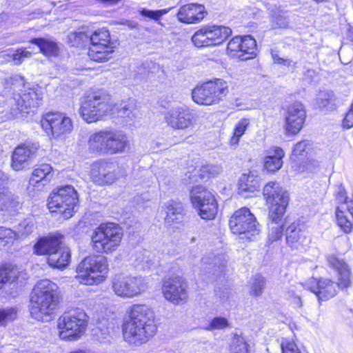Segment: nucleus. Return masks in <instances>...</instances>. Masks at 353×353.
<instances>
[{
	"mask_svg": "<svg viewBox=\"0 0 353 353\" xmlns=\"http://www.w3.org/2000/svg\"><path fill=\"white\" fill-rule=\"evenodd\" d=\"M282 353H301L294 342L285 339L281 343Z\"/></svg>",
	"mask_w": 353,
	"mask_h": 353,
	"instance_id": "54",
	"label": "nucleus"
},
{
	"mask_svg": "<svg viewBox=\"0 0 353 353\" xmlns=\"http://www.w3.org/2000/svg\"><path fill=\"white\" fill-rule=\"evenodd\" d=\"M52 168L49 164H41L39 167L36 168L33 172L32 176L29 180V185L28 187V190L33 191L34 188H37L39 190H41L44 183L43 181L48 180L49 176H51Z\"/></svg>",
	"mask_w": 353,
	"mask_h": 353,
	"instance_id": "29",
	"label": "nucleus"
},
{
	"mask_svg": "<svg viewBox=\"0 0 353 353\" xmlns=\"http://www.w3.org/2000/svg\"><path fill=\"white\" fill-rule=\"evenodd\" d=\"M263 195L268 205V219L281 221L289 203V194L280 184L268 182L263 188Z\"/></svg>",
	"mask_w": 353,
	"mask_h": 353,
	"instance_id": "9",
	"label": "nucleus"
},
{
	"mask_svg": "<svg viewBox=\"0 0 353 353\" xmlns=\"http://www.w3.org/2000/svg\"><path fill=\"white\" fill-rule=\"evenodd\" d=\"M343 126L346 129L353 128V105L351 106L350 111L346 114L343 121Z\"/></svg>",
	"mask_w": 353,
	"mask_h": 353,
	"instance_id": "56",
	"label": "nucleus"
},
{
	"mask_svg": "<svg viewBox=\"0 0 353 353\" xmlns=\"http://www.w3.org/2000/svg\"><path fill=\"white\" fill-rule=\"evenodd\" d=\"M237 58L241 61H246L256 56V42L250 35L241 37V42Z\"/></svg>",
	"mask_w": 353,
	"mask_h": 353,
	"instance_id": "35",
	"label": "nucleus"
},
{
	"mask_svg": "<svg viewBox=\"0 0 353 353\" xmlns=\"http://www.w3.org/2000/svg\"><path fill=\"white\" fill-rule=\"evenodd\" d=\"M230 327V323L225 317L217 316L211 320L209 326L207 327L208 330H223Z\"/></svg>",
	"mask_w": 353,
	"mask_h": 353,
	"instance_id": "50",
	"label": "nucleus"
},
{
	"mask_svg": "<svg viewBox=\"0 0 353 353\" xmlns=\"http://www.w3.org/2000/svg\"><path fill=\"white\" fill-rule=\"evenodd\" d=\"M165 13H167L165 10L153 11L147 9H143L141 10V14L142 16L154 20H158L163 14Z\"/></svg>",
	"mask_w": 353,
	"mask_h": 353,
	"instance_id": "55",
	"label": "nucleus"
},
{
	"mask_svg": "<svg viewBox=\"0 0 353 353\" xmlns=\"http://www.w3.org/2000/svg\"><path fill=\"white\" fill-rule=\"evenodd\" d=\"M248 344L242 334H233L230 342V353H248Z\"/></svg>",
	"mask_w": 353,
	"mask_h": 353,
	"instance_id": "41",
	"label": "nucleus"
},
{
	"mask_svg": "<svg viewBox=\"0 0 353 353\" xmlns=\"http://www.w3.org/2000/svg\"><path fill=\"white\" fill-rule=\"evenodd\" d=\"M125 320L143 324L146 327L157 328L154 312L150 307L145 304L132 305L128 312V317Z\"/></svg>",
	"mask_w": 353,
	"mask_h": 353,
	"instance_id": "24",
	"label": "nucleus"
},
{
	"mask_svg": "<svg viewBox=\"0 0 353 353\" xmlns=\"http://www.w3.org/2000/svg\"><path fill=\"white\" fill-rule=\"evenodd\" d=\"M135 109V101L132 98H130L128 100L114 105L111 103V111L109 114L112 115L114 118L119 119V122L121 124L125 125L131 122L134 119Z\"/></svg>",
	"mask_w": 353,
	"mask_h": 353,
	"instance_id": "26",
	"label": "nucleus"
},
{
	"mask_svg": "<svg viewBox=\"0 0 353 353\" xmlns=\"http://www.w3.org/2000/svg\"><path fill=\"white\" fill-rule=\"evenodd\" d=\"M316 104L320 108H327L334 103L332 92L321 91L319 93L316 99Z\"/></svg>",
	"mask_w": 353,
	"mask_h": 353,
	"instance_id": "47",
	"label": "nucleus"
},
{
	"mask_svg": "<svg viewBox=\"0 0 353 353\" xmlns=\"http://www.w3.org/2000/svg\"><path fill=\"white\" fill-rule=\"evenodd\" d=\"M129 26H130V27L131 28H136V27H137V24H136V23H133V24H132V23H130Z\"/></svg>",
	"mask_w": 353,
	"mask_h": 353,
	"instance_id": "63",
	"label": "nucleus"
},
{
	"mask_svg": "<svg viewBox=\"0 0 353 353\" xmlns=\"http://www.w3.org/2000/svg\"><path fill=\"white\" fill-rule=\"evenodd\" d=\"M188 284L181 276H172L165 279L162 284L164 298L174 305L185 303L188 299Z\"/></svg>",
	"mask_w": 353,
	"mask_h": 353,
	"instance_id": "17",
	"label": "nucleus"
},
{
	"mask_svg": "<svg viewBox=\"0 0 353 353\" xmlns=\"http://www.w3.org/2000/svg\"><path fill=\"white\" fill-rule=\"evenodd\" d=\"M281 221H268V243L272 244L281 240L283 236V224Z\"/></svg>",
	"mask_w": 353,
	"mask_h": 353,
	"instance_id": "40",
	"label": "nucleus"
},
{
	"mask_svg": "<svg viewBox=\"0 0 353 353\" xmlns=\"http://www.w3.org/2000/svg\"><path fill=\"white\" fill-rule=\"evenodd\" d=\"M41 124L50 138L54 139H63L73 129L71 119L58 112L46 113L42 117Z\"/></svg>",
	"mask_w": 353,
	"mask_h": 353,
	"instance_id": "14",
	"label": "nucleus"
},
{
	"mask_svg": "<svg viewBox=\"0 0 353 353\" xmlns=\"http://www.w3.org/2000/svg\"><path fill=\"white\" fill-rule=\"evenodd\" d=\"M17 239L15 232L10 228L0 227V246H5Z\"/></svg>",
	"mask_w": 353,
	"mask_h": 353,
	"instance_id": "49",
	"label": "nucleus"
},
{
	"mask_svg": "<svg viewBox=\"0 0 353 353\" xmlns=\"http://www.w3.org/2000/svg\"><path fill=\"white\" fill-rule=\"evenodd\" d=\"M278 64H282L286 67H288L290 70H294L295 68L296 63H294L292 60L289 59H282V61H280Z\"/></svg>",
	"mask_w": 353,
	"mask_h": 353,
	"instance_id": "59",
	"label": "nucleus"
},
{
	"mask_svg": "<svg viewBox=\"0 0 353 353\" xmlns=\"http://www.w3.org/2000/svg\"><path fill=\"white\" fill-rule=\"evenodd\" d=\"M58 286L48 279L38 281L30 295V314L37 321H48L58 304Z\"/></svg>",
	"mask_w": 353,
	"mask_h": 353,
	"instance_id": "1",
	"label": "nucleus"
},
{
	"mask_svg": "<svg viewBox=\"0 0 353 353\" xmlns=\"http://www.w3.org/2000/svg\"><path fill=\"white\" fill-rule=\"evenodd\" d=\"M26 273L19 271L17 267L12 264H5L0 266V289L6 283H13L21 277L25 279Z\"/></svg>",
	"mask_w": 353,
	"mask_h": 353,
	"instance_id": "32",
	"label": "nucleus"
},
{
	"mask_svg": "<svg viewBox=\"0 0 353 353\" xmlns=\"http://www.w3.org/2000/svg\"><path fill=\"white\" fill-rule=\"evenodd\" d=\"M89 41L91 45L114 44L111 41L109 31L103 28L97 30L91 35H88Z\"/></svg>",
	"mask_w": 353,
	"mask_h": 353,
	"instance_id": "42",
	"label": "nucleus"
},
{
	"mask_svg": "<svg viewBox=\"0 0 353 353\" xmlns=\"http://www.w3.org/2000/svg\"><path fill=\"white\" fill-rule=\"evenodd\" d=\"M166 123L175 130H185L193 126L194 116L188 108L174 107L167 112L165 116Z\"/></svg>",
	"mask_w": 353,
	"mask_h": 353,
	"instance_id": "21",
	"label": "nucleus"
},
{
	"mask_svg": "<svg viewBox=\"0 0 353 353\" xmlns=\"http://www.w3.org/2000/svg\"><path fill=\"white\" fill-rule=\"evenodd\" d=\"M165 211V222L168 225L180 221L183 216L184 208L182 203L170 200L164 204Z\"/></svg>",
	"mask_w": 353,
	"mask_h": 353,
	"instance_id": "34",
	"label": "nucleus"
},
{
	"mask_svg": "<svg viewBox=\"0 0 353 353\" xmlns=\"http://www.w3.org/2000/svg\"><path fill=\"white\" fill-rule=\"evenodd\" d=\"M77 192L72 185L60 187L53 190L48 199V208L52 212H59L65 219L72 216L78 203Z\"/></svg>",
	"mask_w": 353,
	"mask_h": 353,
	"instance_id": "8",
	"label": "nucleus"
},
{
	"mask_svg": "<svg viewBox=\"0 0 353 353\" xmlns=\"http://www.w3.org/2000/svg\"><path fill=\"white\" fill-rule=\"evenodd\" d=\"M250 124V121L248 119H243L238 121L234 129L233 136L231 138L230 143L233 146L238 145L240 138L245 133L247 128Z\"/></svg>",
	"mask_w": 353,
	"mask_h": 353,
	"instance_id": "44",
	"label": "nucleus"
},
{
	"mask_svg": "<svg viewBox=\"0 0 353 353\" xmlns=\"http://www.w3.org/2000/svg\"><path fill=\"white\" fill-rule=\"evenodd\" d=\"M8 82L14 88H19L23 86L24 90L20 94L18 100V105L21 108V111L28 108H36L42 100V92L39 88H29L25 84L24 79L20 75H14L10 77Z\"/></svg>",
	"mask_w": 353,
	"mask_h": 353,
	"instance_id": "19",
	"label": "nucleus"
},
{
	"mask_svg": "<svg viewBox=\"0 0 353 353\" xmlns=\"http://www.w3.org/2000/svg\"><path fill=\"white\" fill-rule=\"evenodd\" d=\"M157 328L125 320L122 325L123 335L129 344L139 346L148 342L157 332Z\"/></svg>",
	"mask_w": 353,
	"mask_h": 353,
	"instance_id": "18",
	"label": "nucleus"
},
{
	"mask_svg": "<svg viewBox=\"0 0 353 353\" xmlns=\"http://www.w3.org/2000/svg\"><path fill=\"white\" fill-rule=\"evenodd\" d=\"M274 20L279 28H286L289 23L288 19L280 14L274 17Z\"/></svg>",
	"mask_w": 353,
	"mask_h": 353,
	"instance_id": "57",
	"label": "nucleus"
},
{
	"mask_svg": "<svg viewBox=\"0 0 353 353\" xmlns=\"http://www.w3.org/2000/svg\"><path fill=\"white\" fill-rule=\"evenodd\" d=\"M70 353H86V352L84 351H82V350H78V351L72 352Z\"/></svg>",
	"mask_w": 353,
	"mask_h": 353,
	"instance_id": "64",
	"label": "nucleus"
},
{
	"mask_svg": "<svg viewBox=\"0 0 353 353\" xmlns=\"http://www.w3.org/2000/svg\"><path fill=\"white\" fill-rule=\"evenodd\" d=\"M39 148L38 143L28 142L17 146L12 156V168L15 170H21L35 157Z\"/></svg>",
	"mask_w": 353,
	"mask_h": 353,
	"instance_id": "22",
	"label": "nucleus"
},
{
	"mask_svg": "<svg viewBox=\"0 0 353 353\" xmlns=\"http://www.w3.org/2000/svg\"><path fill=\"white\" fill-rule=\"evenodd\" d=\"M221 172V168L214 165H205L201 166L198 170H195L194 174H190L188 179L191 181L197 182L199 179L206 180L212 176H214Z\"/></svg>",
	"mask_w": 353,
	"mask_h": 353,
	"instance_id": "38",
	"label": "nucleus"
},
{
	"mask_svg": "<svg viewBox=\"0 0 353 353\" xmlns=\"http://www.w3.org/2000/svg\"><path fill=\"white\" fill-rule=\"evenodd\" d=\"M284 151L279 147L273 146L265 150L264 167L269 172H275L283 165Z\"/></svg>",
	"mask_w": 353,
	"mask_h": 353,
	"instance_id": "27",
	"label": "nucleus"
},
{
	"mask_svg": "<svg viewBox=\"0 0 353 353\" xmlns=\"http://www.w3.org/2000/svg\"><path fill=\"white\" fill-rule=\"evenodd\" d=\"M8 181V177L3 171L0 170V195L3 190H8L6 188Z\"/></svg>",
	"mask_w": 353,
	"mask_h": 353,
	"instance_id": "58",
	"label": "nucleus"
},
{
	"mask_svg": "<svg viewBox=\"0 0 353 353\" xmlns=\"http://www.w3.org/2000/svg\"><path fill=\"white\" fill-rule=\"evenodd\" d=\"M231 33V29L226 26H205L194 34L192 41L197 48L217 46L225 41Z\"/></svg>",
	"mask_w": 353,
	"mask_h": 353,
	"instance_id": "15",
	"label": "nucleus"
},
{
	"mask_svg": "<svg viewBox=\"0 0 353 353\" xmlns=\"http://www.w3.org/2000/svg\"><path fill=\"white\" fill-rule=\"evenodd\" d=\"M122 238L123 231L118 225L101 224L91 235L93 250L99 253H112L119 246Z\"/></svg>",
	"mask_w": 353,
	"mask_h": 353,
	"instance_id": "5",
	"label": "nucleus"
},
{
	"mask_svg": "<svg viewBox=\"0 0 353 353\" xmlns=\"http://www.w3.org/2000/svg\"><path fill=\"white\" fill-rule=\"evenodd\" d=\"M307 75H309L312 77L314 74V72L313 70H307Z\"/></svg>",
	"mask_w": 353,
	"mask_h": 353,
	"instance_id": "62",
	"label": "nucleus"
},
{
	"mask_svg": "<svg viewBox=\"0 0 353 353\" xmlns=\"http://www.w3.org/2000/svg\"><path fill=\"white\" fill-rule=\"evenodd\" d=\"M32 52L24 48H18L9 54L15 65L21 64L26 59L30 58Z\"/></svg>",
	"mask_w": 353,
	"mask_h": 353,
	"instance_id": "48",
	"label": "nucleus"
},
{
	"mask_svg": "<svg viewBox=\"0 0 353 353\" xmlns=\"http://www.w3.org/2000/svg\"><path fill=\"white\" fill-rule=\"evenodd\" d=\"M327 262L336 270L339 274V283L328 279H313L307 284L308 289L315 294L319 302L325 301L337 294L338 288H346L351 283V274L348 265L343 260L335 256H327Z\"/></svg>",
	"mask_w": 353,
	"mask_h": 353,
	"instance_id": "2",
	"label": "nucleus"
},
{
	"mask_svg": "<svg viewBox=\"0 0 353 353\" xmlns=\"http://www.w3.org/2000/svg\"><path fill=\"white\" fill-rule=\"evenodd\" d=\"M70 250L67 247L59 245L57 250H53L48 256V263L50 266L62 269L65 268L70 261Z\"/></svg>",
	"mask_w": 353,
	"mask_h": 353,
	"instance_id": "31",
	"label": "nucleus"
},
{
	"mask_svg": "<svg viewBox=\"0 0 353 353\" xmlns=\"http://www.w3.org/2000/svg\"><path fill=\"white\" fill-rule=\"evenodd\" d=\"M294 304L296 305V306L301 307L302 306V301L301 300L300 297H295L294 298Z\"/></svg>",
	"mask_w": 353,
	"mask_h": 353,
	"instance_id": "61",
	"label": "nucleus"
},
{
	"mask_svg": "<svg viewBox=\"0 0 353 353\" xmlns=\"http://www.w3.org/2000/svg\"><path fill=\"white\" fill-rule=\"evenodd\" d=\"M17 317V311L14 308L0 309V325L14 321Z\"/></svg>",
	"mask_w": 353,
	"mask_h": 353,
	"instance_id": "51",
	"label": "nucleus"
},
{
	"mask_svg": "<svg viewBox=\"0 0 353 353\" xmlns=\"http://www.w3.org/2000/svg\"><path fill=\"white\" fill-rule=\"evenodd\" d=\"M107 272L108 262L104 256H89L77 266L76 278L81 284L94 285L104 280Z\"/></svg>",
	"mask_w": 353,
	"mask_h": 353,
	"instance_id": "6",
	"label": "nucleus"
},
{
	"mask_svg": "<svg viewBox=\"0 0 353 353\" xmlns=\"http://www.w3.org/2000/svg\"><path fill=\"white\" fill-rule=\"evenodd\" d=\"M190 201L201 219H214L218 212V203L214 194L202 185L192 187Z\"/></svg>",
	"mask_w": 353,
	"mask_h": 353,
	"instance_id": "13",
	"label": "nucleus"
},
{
	"mask_svg": "<svg viewBox=\"0 0 353 353\" xmlns=\"http://www.w3.org/2000/svg\"><path fill=\"white\" fill-rule=\"evenodd\" d=\"M305 238V232L299 222L295 221L287 226L285 239L287 244L293 248H298Z\"/></svg>",
	"mask_w": 353,
	"mask_h": 353,
	"instance_id": "30",
	"label": "nucleus"
},
{
	"mask_svg": "<svg viewBox=\"0 0 353 353\" xmlns=\"http://www.w3.org/2000/svg\"><path fill=\"white\" fill-rule=\"evenodd\" d=\"M271 54L275 63L278 64L280 61H282L283 57H281L276 52L272 51Z\"/></svg>",
	"mask_w": 353,
	"mask_h": 353,
	"instance_id": "60",
	"label": "nucleus"
},
{
	"mask_svg": "<svg viewBox=\"0 0 353 353\" xmlns=\"http://www.w3.org/2000/svg\"><path fill=\"white\" fill-rule=\"evenodd\" d=\"M61 245V235H49L40 238L34 245V252L39 255H49L53 250H57Z\"/></svg>",
	"mask_w": 353,
	"mask_h": 353,
	"instance_id": "28",
	"label": "nucleus"
},
{
	"mask_svg": "<svg viewBox=\"0 0 353 353\" xmlns=\"http://www.w3.org/2000/svg\"><path fill=\"white\" fill-rule=\"evenodd\" d=\"M206 14L205 8L202 4L188 3L179 8L176 17L181 23L194 24L201 21Z\"/></svg>",
	"mask_w": 353,
	"mask_h": 353,
	"instance_id": "25",
	"label": "nucleus"
},
{
	"mask_svg": "<svg viewBox=\"0 0 353 353\" xmlns=\"http://www.w3.org/2000/svg\"><path fill=\"white\" fill-rule=\"evenodd\" d=\"M30 43L37 46L40 51L46 56L57 57L59 52V48L56 41L51 39L34 38Z\"/></svg>",
	"mask_w": 353,
	"mask_h": 353,
	"instance_id": "37",
	"label": "nucleus"
},
{
	"mask_svg": "<svg viewBox=\"0 0 353 353\" xmlns=\"http://www.w3.org/2000/svg\"><path fill=\"white\" fill-rule=\"evenodd\" d=\"M114 48V44L91 45L88 54L94 61L105 62L112 58Z\"/></svg>",
	"mask_w": 353,
	"mask_h": 353,
	"instance_id": "33",
	"label": "nucleus"
},
{
	"mask_svg": "<svg viewBox=\"0 0 353 353\" xmlns=\"http://www.w3.org/2000/svg\"><path fill=\"white\" fill-rule=\"evenodd\" d=\"M239 190L241 193H253L256 188V181L254 179V175L243 174L239 179Z\"/></svg>",
	"mask_w": 353,
	"mask_h": 353,
	"instance_id": "45",
	"label": "nucleus"
},
{
	"mask_svg": "<svg viewBox=\"0 0 353 353\" xmlns=\"http://www.w3.org/2000/svg\"><path fill=\"white\" fill-rule=\"evenodd\" d=\"M114 293L123 299H132L141 295L147 289L145 278L141 276L116 275L112 281Z\"/></svg>",
	"mask_w": 353,
	"mask_h": 353,
	"instance_id": "12",
	"label": "nucleus"
},
{
	"mask_svg": "<svg viewBox=\"0 0 353 353\" xmlns=\"http://www.w3.org/2000/svg\"><path fill=\"white\" fill-rule=\"evenodd\" d=\"M68 42L71 46H81L88 42V34L83 32H72L68 35Z\"/></svg>",
	"mask_w": 353,
	"mask_h": 353,
	"instance_id": "46",
	"label": "nucleus"
},
{
	"mask_svg": "<svg viewBox=\"0 0 353 353\" xmlns=\"http://www.w3.org/2000/svg\"><path fill=\"white\" fill-rule=\"evenodd\" d=\"M241 42V37H235L232 39L227 46L228 53L234 57H237L239 52V48Z\"/></svg>",
	"mask_w": 353,
	"mask_h": 353,
	"instance_id": "52",
	"label": "nucleus"
},
{
	"mask_svg": "<svg viewBox=\"0 0 353 353\" xmlns=\"http://www.w3.org/2000/svg\"><path fill=\"white\" fill-rule=\"evenodd\" d=\"M336 199L342 203L336 210L338 225L345 232H350L352 228V223L347 215L350 214L353 219V200H348L347 197L345 196V190L342 188H339Z\"/></svg>",
	"mask_w": 353,
	"mask_h": 353,
	"instance_id": "20",
	"label": "nucleus"
},
{
	"mask_svg": "<svg viewBox=\"0 0 353 353\" xmlns=\"http://www.w3.org/2000/svg\"><path fill=\"white\" fill-rule=\"evenodd\" d=\"M306 117L303 105L295 102L288 107L285 114V130L288 133L296 134L303 128Z\"/></svg>",
	"mask_w": 353,
	"mask_h": 353,
	"instance_id": "23",
	"label": "nucleus"
},
{
	"mask_svg": "<svg viewBox=\"0 0 353 353\" xmlns=\"http://www.w3.org/2000/svg\"><path fill=\"white\" fill-rule=\"evenodd\" d=\"M229 225L232 233L243 234L248 241H252L261 231L256 218L247 208L236 210L230 217Z\"/></svg>",
	"mask_w": 353,
	"mask_h": 353,
	"instance_id": "11",
	"label": "nucleus"
},
{
	"mask_svg": "<svg viewBox=\"0 0 353 353\" xmlns=\"http://www.w3.org/2000/svg\"><path fill=\"white\" fill-rule=\"evenodd\" d=\"M88 145L92 152L115 154L124 152L130 145V141L122 130L105 129L92 134Z\"/></svg>",
	"mask_w": 353,
	"mask_h": 353,
	"instance_id": "3",
	"label": "nucleus"
},
{
	"mask_svg": "<svg viewBox=\"0 0 353 353\" xmlns=\"http://www.w3.org/2000/svg\"><path fill=\"white\" fill-rule=\"evenodd\" d=\"M88 321V316L81 309L64 312L57 320L59 337L66 341L79 339L85 332Z\"/></svg>",
	"mask_w": 353,
	"mask_h": 353,
	"instance_id": "4",
	"label": "nucleus"
},
{
	"mask_svg": "<svg viewBox=\"0 0 353 353\" xmlns=\"http://www.w3.org/2000/svg\"><path fill=\"white\" fill-rule=\"evenodd\" d=\"M121 168L114 163L101 160L91 165L90 178L93 183L99 185H111L123 176Z\"/></svg>",
	"mask_w": 353,
	"mask_h": 353,
	"instance_id": "16",
	"label": "nucleus"
},
{
	"mask_svg": "<svg viewBox=\"0 0 353 353\" xmlns=\"http://www.w3.org/2000/svg\"><path fill=\"white\" fill-rule=\"evenodd\" d=\"M228 92V82L222 79H215L194 88L192 98L197 104L211 105L223 101Z\"/></svg>",
	"mask_w": 353,
	"mask_h": 353,
	"instance_id": "7",
	"label": "nucleus"
},
{
	"mask_svg": "<svg viewBox=\"0 0 353 353\" xmlns=\"http://www.w3.org/2000/svg\"><path fill=\"white\" fill-rule=\"evenodd\" d=\"M308 145L309 142L307 141H302L297 143L294 146L290 159L293 161H297L299 159V157L303 155V153Z\"/></svg>",
	"mask_w": 353,
	"mask_h": 353,
	"instance_id": "53",
	"label": "nucleus"
},
{
	"mask_svg": "<svg viewBox=\"0 0 353 353\" xmlns=\"http://www.w3.org/2000/svg\"><path fill=\"white\" fill-rule=\"evenodd\" d=\"M35 229V218L33 215H29L19 223L17 230L14 231L16 237L17 239L25 238L32 234Z\"/></svg>",
	"mask_w": 353,
	"mask_h": 353,
	"instance_id": "39",
	"label": "nucleus"
},
{
	"mask_svg": "<svg viewBox=\"0 0 353 353\" xmlns=\"http://www.w3.org/2000/svg\"><path fill=\"white\" fill-rule=\"evenodd\" d=\"M21 208V203L18 198L12 194L8 190H3L0 195V209L13 215Z\"/></svg>",
	"mask_w": 353,
	"mask_h": 353,
	"instance_id": "36",
	"label": "nucleus"
},
{
	"mask_svg": "<svg viewBox=\"0 0 353 353\" xmlns=\"http://www.w3.org/2000/svg\"><path fill=\"white\" fill-rule=\"evenodd\" d=\"M111 111L110 97L103 92H97L82 103L79 114L88 123L96 122Z\"/></svg>",
	"mask_w": 353,
	"mask_h": 353,
	"instance_id": "10",
	"label": "nucleus"
},
{
	"mask_svg": "<svg viewBox=\"0 0 353 353\" xmlns=\"http://www.w3.org/2000/svg\"><path fill=\"white\" fill-rule=\"evenodd\" d=\"M265 285V278L260 274H256L251 279L250 282V294L255 296H261L263 292Z\"/></svg>",
	"mask_w": 353,
	"mask_h": 353,
	"instance_id": "43",
	"label": "nucleus"
}]
</instances>
